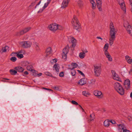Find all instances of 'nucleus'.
<instances>
[{
    "label": "nucleus",
    "mask_w": 132,
    "mask_h": 132,
    "mask_svg": "<svg viewBox=\"0 0 132 132\" xmlns=\"http://www.w3.org/2000/svg\"><path fill=\"white\" fill-rule=\"evenodd\" d=\"M110 37L109 38V44L111 46L115 39L116 35L117 32V31L115 29L113 23L112 22L110 23Z\"/></svg>",
    "instance_id": "obj_1"
},
{
    "label": "nucleus",
    "mask_w": 132,
    "mask_h": 132,
    "mask_svg": "<svg viewBox=\"0 0 132 132\" xmlns=\"http://www.w3.org/2000/svg\"><path fill=\"white\" fill-rule=\"evenodd\" d=\"M72 23L74 29L77 30H78L79 29H80V25L79 24V22L75 15H74L73 16L72 21Z\"/></svg>",
    "instance_id": "obj_2"
},
{
    "label": "nucleus",
    "mask_w": 132,
    "mask_h": 132,
    "mask_svg": "<svg viewBox=\"0 0 132 132\" xmlns=\"http://www.w3.org/2000/svg\"><path fill=\"white\" fill-rule=\"evenodd\" d=\"M42 1V3L43 4L44 3V5L43 7V9L42 10H40L38 12V13L42 12L43 10L48 6V5L50 3L51 0H40L39 2L35 6V8H36L37 6L39 5Z\"/></svg>",
    "instance_id": "obj_3"
},
{
    "label": "nucleus",
    "mask_w": 132,
    "mask_h": 132,
    "mask_svg": "<svg viewBox=\"0 0 132 132\" xmlns=\"http://www.w3.org/2000/svg\"><path fill=\"white\" fill-rule=\"evenodd\" d=\"M69 47L68 45H67L62 50L63 53L62 54V58L64 61H66L67 59V54L69 52Z\"/></svg>",
    "instance_id": "obj_4"
},
{
    "label": "nucleus",
    "mask_w": 132,
    "mask_h": 132,
    "mask_svg": "<svg viewBox=\"0 0 132 132\" xmlns=\"http://www.w3.org/2000/svg\"><path fill=\"white\" fill-rule=\"evenodd\" d=\"M123 26L126 28L127 32L132 36V26L130 25L127 22V23L124 24Z\"/></svg>",
    "instance_id": "obj_5"
},
{
    "label": "nucleus",
    "mask_w": 132,
    "mask_h": 132,
    "mask_svg": "<svg viewBox=\"0 0 132 132\" xmlns=\"http://www.w3.org/2000/svg\"><path fill=\"white\" fill-rule=\"evenodd\" d=\"M94 71L95 73V75L96 76H99L100 75L101 69V66H97L94 65Z\"/></svg>",
    "instance_id": "obj_6"
},
{
    "label": "nucleus",
    "mask_w": 132,
    "mask_h": 132,
    "mask_svg": "<svg viewBox=\"0 0 132 132\" xmlns=\"http://www.w3.org/2000/svg\"><path fill=\"white\" fill-rule=\"evenodd\" d=\"M21 46L24 48H27L31 47L32 44L31 42L29 41H24L20 43Z\"/></svg>",
    "instance_id": "obj_7"
},
{
    "label": "nucleus",
    "mask_w": 132,
    "mask_h": 132,
    "mask_svg": "<svg viewBox=\"0 0 132 132\" xmlns=\"http://www.w3.org/2000/svg\"><path fill=\"white\" fill-rule=\"evenodd\" d=\"M119 4L123 11H125V13L126 12V8L125 6V4L123 0H117Z\"/></svg>",
    "instance_id": "obj_8"
},
{
    "label": "nucleus",
    "mask_w": 132,
    "mask_h": 132,
    "mask_svg": "<svg viewBox=\"0 0 132 132\" xmlns=\"http://www.w3.org/2000/svg\"><path fill=\"white\" fill-rule=\"evenodd\" d=\"M130 81L128 79L125 80L123 84V86L125 89L127 90L129 89L130 87Z\"/></svg>",
    "instance_id": "obj_9"
},
{
    "label": "nucleus",
    "mask_w": 132,
    "mask_h": 132,
    "mask_svg": "<svg viewBox=\"0 0 132 132\" xmlns=\"http://www.w3.org/2000/svg\"><path fill=\"white\" fill-rule=\"evenodd\" d=\"M30 28H31L30 27H28L25 28L23 30H22L21 31L19 32H17L16 34V35L19 36L21 35H22L29 31L30 30Z\"/></svg>",
    "instance_id": "obj_10"
},
{
    "label": "nucleus",
    "mask_w": 132,
    "mask_h": 132,
    "mask_svg": "<svg viewBox=\"0 0 132 132\" xmlns=\"http://www.w3.org/2000/svg\"><path fill=\"white\" fill-rule=\"evenodd\" d=\"M50 29L52 31H55L57 30V24L55 23L50 24L48 26Z\"/></svg>",
    "instance_id": "obj_11"
},
{
    "label": "nucleus",
    "mask_w": 132,
    "mask_h": 132,
    "mask_svg": "<svg viewBox=\"0 0 132 132\" xmlns=\"http://www.w3.org/2000/svg\"><path fill=\"white\" fill-rule=\"evenodd\" d=\"M112 72L114 79L119 81H121V79L119 77L118 75L116 73L115 71L112 70Z\"/></svg>",
    "instance_id": "obj_12"
},
{
    "label": "nucleus",
    "mask_w": 132,
    "mask_h": 132,
    "mask_svg": "<svg viewBox=\"0 0 132 132\" xmlns=\"http://www.w3.org/2000/svg\"><path fill=\"white\" fill-rule=\"evenodd\" d=\"M70 1V0H63L61 4V8L64 9L67 7Z\"/></svg>",
    "instance_id": "obj_13"
},
{
    "label": "nucleus",
    "mask_w": 132,
    "mask_h": 132,
    "mask_svg": "<svg viewBox=\"0 0 132 132\" xmlns=\"http://www.w3.org/2000/svg\"><path fill=\"white\" fill-rule=\"evenodd\" d=\"M60 67L59 64L57 63L55 64L53 67V69L54 70H55V71L57 73L56 74V75H57L58 72L59 71V69Z\"/></svg>",
    "instance_id": "obj_14"
},
{
    "label": "nucleus",
    "mask_w": 132,
    "mask_h": 132,
    "mask_svg": "<svg viewBox=\"0 0 132 132\" xmlns=\"http://www.w3.org/2000/svg\"><path fill=\"white\" fill-rule=\"evenodd\" d=\"M93 93L95 95L98 96L99 98H101L102 97V95H101L102 93L101 91L96 90L94 91Z\"/></svg>",
    "instance_id": "obj_15"
},
{
    "label": "nucleus",
    "mask_w": 132,
    "mask_h": 132,
    "mask_svg": "<svg viewBox=\"0 0 132 132\" xmlns=\"http://www.w3.org/2000/svg\"><path fill=\"white\" fill-rule=\"evenodd\" d=\"M69 39H70L72 43L71 46L72 47H74L76 46V40L73 37H70L69 38Z\"/></svg>",
    "instance_id": "obj_16"
},
{
    "label": "nucleus",
    "mask_w": 132,
    "mask_h": 132,
    "mask_svg": "<svg viewBox=\"0 0 132 132\" xmlns=\"http://www.w3.org/2000/svg\"><path fill=\"white\" fill-rule=\"evenodd\" d=\"M87 79L85 78H82L79 81V84L81 85H83L86 84Z\"/></svg>",
    "instance_id": "obj_17"
},
{
    "label": "nucleus",
    "mask_w": 132,
    "mask_h": 132,
    "mask_svg": "<svg viewBox=\"0 0 132 132\" xmlns=\"http://www.w3.org/2000/svg\"><path fill=\"white\" fill-rule=\"evenodd\" d=\"M122 87V86L118 82H116L114 84V88L116 90L120 88H121Z\"/></svg>",
    "instance_id": "obj_18"
},
{
    "label": "nucleus",
    "mask_w": 132,
    "mask_h": 132,
    "mask_svg": "<svg viewBox=\"0 0 132 132\" xmlns=\"http://www.w3.org/2000/svg\"><path fill=\"white\" fill-rule=\"evenodd\" d=\"M14 69L17 71L20 72H23L24 70L23 68L20 66L15 67Z\"/></svg>",
    "instance_id": "obj_19"
},
{
    "label": "nucleus",
    "mask_w": 132,
    "mask_h": 132,
    "mask_svg": "<svg viewBox=\"0 0 132 132\" xmlns=\"http://www.w3.org/2000/svg\"><path fill=\"white\" fill-rule=\"evenodd\" d=\"M116 90L122 95H123L125 93V90L122 87H121V88H120Z\"/></svg>",
    "instance_id": "obj_20"
},
{
    "label": "nucleus",
    "mask_w": 132,
    "mask_h": 132,
    "mask_svg": "<svg viewBox=\"0 0 132 132\" xmlns=\"http://www.w3.org/2000/svg\"><path fill=\"white\" fill-rule=\"evenodd\" d=\"M119 130H122L123 131L125 129H126V127L124 124H119L118 125Z\"/></svg>",
    "instance_id": "obj_21"
},
{
    "label": "nucleus",
    "mask_w": 132,
    "mask_h": 132,
    "mask_svg": "<svg viewBox=\"0 0 132 132\" xmlns=\"http://www.w3.org/2000/svg\"><path fill=\"white\" fill-rule=\"evenodd\" d=\"M52 52V50L51 47H49L47 48L46 51V56H47L51 53Z\"/></svg>",
    "instance_id": "obj_22"
},
{
    "label": "nucleus",
    "mask_w": 132,
    "mask_h": 132,
    "mask_svg": "<svg viewBox=\"0 0 132 132\" xmlns=\"http://www.w3.org/2000/svg\"><path fill=\"white\" fill-rule=\"evenodd\" d=\"M71 66H72V68H68V69H74L75 68H76L78 66L77 64L76 63H72L71 64Z\"/></svg>",
    "instance_id": "obj_23"
},
{
    "label": "nucleus",
    "mask_w": 132,
    "mask_h": 132,
    "mask_svg": "<svg viewBox=\"0 0 132 132\" xmlns=\"http://www.w3.org/2000/svg\"><path fill=\"white\" fill-rule=\"evenodd\" d=\"M97 7L100 11H101L102 10V3H96Z\"/></svg>",
    "instance_id": "obj_24"
},
{
    "label": "nucleus",
    "mask_w": 132,
    "mask_h": 132,
    "mask_svg": "<svg viewBox=\"0 0 132 132\" xmlns=\"http://www.w3.org/2000/svg\"><path fill=\"white\" fill-rule=\"evenodd\" d=\"M85 56V53L84 52L80 53L79 54V57L81 59L84 58Z\"/></svg>",
    "instance_id": "obj_25"
},
{
    "label": "nucleus",
    "mask_w": 132,
    "mask_h": 132,
    "mask_svg": "<svg viewBox=\"0 0 132 132\" xmlns=\"http://www.w3.org/2000/svg\"><path fill=\"white\" fill-rule=\"evenodd\" d=\"M10 72L12 75H15L17 73V71L13 69H11L10 70Z\"/></svg>",
    "instance_id": "obj_26"
},
{
    "label": "nucleus",
    "mask_w": 132,
    "mask_h": 132,
    "mask_svg": "<svg viewBox=\"0 0 132 132\" xmlns=\"http://www.w3.org/2000/svg\"><path fill=\"white\" fill-rule=\"evenodd\" d=\"M82 94L83 95L87 97L88 96L90 95V93L88 91H83L82 92Z\"/></svg>",
    "instance_id": "obj_27"
},
{
    "label": "nucleus",
    "mask_w": 132,
    "mask_h": 132,
    "mask_svg": "<svg viewBox=\"0 0 132 132\" xmlns=\"http://www.w3.org/2000/svg\"><path fill=\"white\" fill-rule=\"evenodd\" d=\"M34 46L37 51H40V49L39 48L38 44L37 43H35L34 44Z\"/></svg>",
    "instance_id": "obj_28"
},
{
    "label": "nucleus",
    "mask_w": 132,
    "mask_h": 132,
    "mask_svg": "<svg viewBox=\"0 0 132 132\" xmlns=\"http://www.w3.org/2000/svg\"><path fill=\"white\" fill-rule=\"evenodd\" d=\"M104 125L106 127H108L109 126V121L108 120H105L104 122Z\"/></svg>",
    "instance_id": "obj_29"
},
{
    "label": "nucleus",
    "mask_w": 132,
    "mask_h": 132,
    "mask_svg": "<svg viewBox=\"0 0 132 132\" xmlns=\"http://www.w3.org/2000/svg\"><path fill=\"white\" fill-rule=\"evenodd\" d=\"M9 48V47L7 46H6L4 47H3L2 49V51L1 53H2L3 52H6Z\"/></svg>",
    "instance_id": "obj_30"
},
{
    "label": "nucleus",
    "mask_w": 132,
    "mask_h": 132,
    "mask_svg": "<svg viewBox=\"0 0 132 132\" xmlns=\"http://www.w3.org/2000/svg\"><path fill=\"white\" fill-rule=\"evenodd\" d=\"M32 66L31 65H28L27 66V69L28 70L31 71L32 69Z\"/></svg>",
    "instance_id": "obj_31"
},
{
    "label": "nucleus",
    "mask_w": 132,
    "mask_h": 132,
    "mask_svg": "<svg viewBox=\"0 0 132 132\" xmlns=\"http://www.w3.org/2000/svg\"><path fill=\"white\" fill-rule=\"evenodd\" d=\"M45 74L46 75L51 76L52 77H53V78H56V77H55L52 76V74L51 73L49 72H46L45 73Z\"/></svg>",
    "instance_id": "obj_32"
},
{
    "label": "nucleus",
    "mask_w": 132,
    "mask_h": 132,
    "mask_svg": "<svg viewBox=\"0 0 132 132\" xmlns=\"http://www.w3.org/2000/svg\"><path fill=\"white\" fill-rule=\"evenodd\" d=\"M71 70V74L72 76H74L75 75L76 72L75 70L72 69Z\"/></svg>",
    "instance_id": "obj_33"
},
{
    "label": "nucleus",
    "mask_w": 132,
    "mask_h": 132,
    "mask_svg": "<svg viewBox=\"0 0 132 132\" xmlns=\"http://www.w3.org/2000/svg\"><path fill=\"white\" fill-rule=\"evenodd\" d=\"M108 49H105L104 50V54L106 55V56H108L109 55H110L109 53L107 51Z\"/></svg>",
    "instance_id": "obj_34"
},
{
    "label": "nucleus",
    "mask_w": 132,
    "mask_h": 132,
    "mask_svg": "<svg viewBox=\"0 0 132 132\" xmlns=\"http://www.w3.org/2000/svg\"><path fill=\"white\" fill-rule=\"evenodd\" d=\"M17 57L19 59H21L23 57V56L22 54H16Z\"/></svg>",
    "instance_id": "obj_35"
},
{
    "label": "nucleus",
    "mask_w": 132,
    "mask_h": 132,
    "mask_svg": "<svg viewBox=\"0 0 132 132\" xmlns=\"http://www.w3.org/2000/svg\"><path fill=\"white\" fill-rule=\"evenodd\" d=\"M10 60H11L13 62H14L16 60V58L15 57H11L10 59Z\"/></svg>",
    "instance_id": "obj_36"
},
{
    "label": "nucleus",
    "mask_w": 132,
    "mask_h": 132,
    "mask_svg": "<svg viewBox=\"0 0 132 132\" xmlns=\"http://www.w3.org/2000/svg\"><path fill=\"white\" fill-rule=\"evenodd\" d=\"M57 29H59L60 30H62L63 29V27L60 25H59L58 24H57Z\"/></svg>",
    "instance_id": "obj_37"
},
{
    "label": "nucleus",
    "mask_w": 132,
    "mask_h": 132,
    "mask_svg": "<svg viewBox=\"0 0 132 132\" xmlns=\"http://www.w3.org/2000/svg\"><path fill=\"white\" fill-rule=\"evenodd\" d=\"M79 5L80 7H82L83 6V3L81 1H79L78 2Z\"/></svg>",
    "instance_id": "obj_38"
},
{
    "label": "nucleus",
    "mask_w": 132,
    "mask_h": 132,
    "mask_svg": "<svg viewBox=\"0 0 132 132\" xmlns=\"http://www.w3.org/2000/svg\"><path fill=\"white\" fill-rule=\"evenodd\" d=\"M109 56H106V57L108 59V60L109 61H112V59L111 58V55H109Z\"/></svg>",
    "instance_id": "obj_39"
},
{
    "label": "nucleus",
    "mask_w": 132,
    "mask_h": 132,
    "mask_svg": "<svg viewBox=\"0 0 132 132\" xmlns=\"http://www.w3.org/2000/svg\"><path fill=\"white\" fill-rule=\"evenodd\" d=\"M57 61V59H52L51 61V62L52 64H53L54 63H56Z\"/></svg>",
    "instance_id": "obj_40"
},
{
    "label": "nucleus",
    "mask_w": 132,
    "mask_h": 132,
    "mask_svg": "<svg viewBox=\"0 0 132 132\" xmlns=\"http://www.w3.org/2000/svg\"><path fill=\"white\" fill-rule=\"evenodd\" d=\"M24 50H21L20 51H19L18 52L15 53L16 54H19L21 53H24Z\"/></svg>",
    "instance_id": "obj_41"
},
{
    "label": "nucleus",
    "mask_w": 132,
    "mask_h": 132,
    "mask_svg": "<svg viewBox=\"0 0 132 132\" xmlns=\"http://www.w3.org/2000/svg\"><path fill=\"white\" fill-rule=\"evenodd\" d=\"M109 47V44H105L104 48L105 49H108Z\"/></svg>",
    "instance_id": "obj_42"
},
{
    "label": "nucleus",
    "mask_w": 132,
    "mask_h": 132,
    "mask_svg": "<svg viewBox=\"0 0 132 132\" xmlns=\"http://www.w3.org/2000/svg\"><path fill=\"white\" fill-rule=\"evenodd\" d=\"M71 103L72 104H74V105H78V103L77 102H76V101H73V100L72 101H71Z\"/></svg>",
    "instance_id": "obj_43"
},
{
    "label": "nucleus",
    "mask_w": 132,
    "mask_h": 132,
    "mask_svg": "<svg viewBox=\"0 0 132 132\" xmlns=\"http://www.w3.org/2000/svg\"><path fill=\"white\" fill-rule=\"evenodd\" d=\"M127 62L129 64H131V63H132V59H128L127 61Z\"/></svg>",
    "instance_id": "obj_44"
},
{
    "label": "nucleus",
    "mask_w": 132,
    "mask_h": 132,
    "mask_svg": "<svg viewBox=\"0 0 132 132\" xmlns=\"http://www.w3.org/2000/svg\"><path fill=\"white\" fill-rule=\"evenodd\" d=\"M59 76L60 77H63L64 76V73L63 72H61L59 74Z\"/></svg>",
    "instance_id": "obj_45"
},
{
    "label": "nucleus",
    "mask_w": 132,
    "mask_h": 132,
    "mask_svg": "<svg viewBox=\"0 0 132 132\" xmlns=\"http://www.w3.org/2000/svg\"><path fill=\"white\" fill-rule=\"evenodd\" d=\"M77 71H78V73H80L83 76H85V75L81 71H80L79 70H77Z\"/></svg>",
    "instance_id": "obj_46"
},
{
    "label": "nucleus",
    "mask_w": 132,
    "mask_h": 132,
    "mask_svg": "<svg viewBox=\"0 0 132 132\" xmlns=\"http://www.w3.org/2000/svg\"><path fill=\"white\" fill-rule=\"evenodd\" d=\"M92 8L93 9H94L95 8L96 6V4L95 3H92Z\"/></svg>",
    "instance_id": "obj_47"
},
{
    "label": "nucleus",
    "mask_w": 132,
    "mask_h": 132,
    "mask_svg": "<svg viewBox=\"0 0 132 132\" xmlns=\"http://www.w3.org/2000/svg\"><path fill=\"white\" fill-rule=\"evenodd\" d=\"M128 120L130 121H131L132 120V117L130 116H128Z\"/></svg>",
    "instance_id": "obj_48"
},
{
    "label": "nucleus",
    "mask_w": 132,
    "mask_h": 132,
    "mask_svg": "<svg viewBox=\"0 0 132 132\" xmlns=\"http://www.w3.org/2000/svg\"><path fill=\"white\" fill-rule=\"evenodd\" d=\"M110 121L113 124H115L116 123V122L114 120H110Z\"/></svg>",
    "instance_id": "obj_49"
},
{
    "label": "nucleus",
    "mask_w": 132,
    "mask_h": 132,
    "mask_svg": "<svg viewBox=\"0 0 132 132\" xmlns=\"http://www.w3.org/2000/svg\"><path fill=\"white\" fill-rule=\"evenodd\" d=\"M123 132H131V131L127 129L126 128V129H125L123 130Z\"/></svg>",
    "instance_id": "obj_50"
},
{
    "label": "nucleus",
    "mask_w": 132,
    "mask_h": 132,
    "mask_svg": "<svg viewBox=\"0 0 132 132\" xmlns=\"http://www.w3.org/2000/svg\"><path fill=\"white\" fill-rule=\"evenodd\" d=\"M53 88L54 89H55V90H59V88L58 87H56V86L54 87H53Z\"/></svg>",
    "instance_id": "obj_51"
},
{
    "label": "nucleus",
    "mask_w": 132,
    "mask_h": 132,
    "mask_svg": "<svg viewBox=\"0 0 132 132\" xmlns=\"http://www.w3.org/2000/svg\"><path fill=\"white\" fill-rule=\"evenodd\" d=\"M96 3H102L101 0H96Z\"/></svg>",
    "instance_id": "obj_52"
},
{
    "label": "nucleus",
    "mask_w": 132,
    "mask_h": 132,
    "mask_svg": "<svg viewBox=\"0 0 132 132\" xmlns=\"http://www.w3.org/2000/svg\"><path fill=\"white\" fill-rule=\"evenodd\" d=\"M35 4V2H32L31 3V5L30 6H34Z\"/></svg>",
    "instance_id": "obj_53"
},
{
    "label": "nucleus",
    "mask_w": 132,
    "mask_h": 132,
    "mask_svg": "<svg viewBox=\"0 0 132 132\" xmlns=\"http://www.w3.org/2000/svg\"><path fill=\"white\" fill-rule=\"evenodd\" d=\"M129 58V57L127 55L125 56L126 60H127V61L128 60V58Z\"/></svg>",
    "instance_id": "obj_54"
},
{
    "label": "nucleus",
    "mask_w": 132,
    "mask_h": 132,
    "mask_svg": "<svg viewBox=\"0 0 132 132\" xmlns=\"http://www.w3.org/2000/svg\"><path fill=\"white\" fill-rule=\"evenodd\" d=\"M129 74L132 75V69H131L129 71Z\"/></svg>",
    "instance_id": "obj_55"
},
{
    "label": "nucleus",
    "mask_w": 132,
    "mask_h": 132,
    "mask_svg": "<svg viewBox=\"0 0 132 132\" xmlns=\"http://www.w3.org/2000/svg\"><path fill=\"white\" fill-rule=\"evenodd\" d=\"M43 88V89H46V90H50V91H53L52 90H51V89H49L47 88Z\"/></svg>",
    "instance_id": "obj_56"
},
{
    "label": "nucleus",
    "mask_w": 132,
    "mask_h": 132,
    "mask_svg": "<svg viewBox=\"0 0 132 132\" xmlns=\"http://www.w3.org/2000/svg\"><path fill=\"white\" fill-rule=\"evenodd\" d=\"M96 38L98 39H100L101 40H103V39L101 38L100 37H97Z\"/></svg>",
    "instance_id": "obj_57"
},
{
    "label": "nucleus",
    "mask_w": 132,
    "mask_h": 132,
    "mask_svg": "<svg viewBox=\"0 0 132 132\" xmlns=\"http://www.w3.org/2000/svg\"><path fill=\"white\" fill-rule=\"evenodd\" d=\"M42 74L41 73H39L37 74H36V75H37L39 77L41 76Z\"/></svg>",
    "instance_id": "obj_58"
},
{
    "label": "nucleus",
    "mask_w": 132,
    "mask_h": 132,
    "mask_svg": "<svg viewBox=\"0 0 132 132\" xmlns=\"http://www.w3.org/2000/svg\"><path fill=\"white\" fill-rule=\"evenodd\" d=\"M90 3H95L94 0H90Z\"/></svg>",
    "instance_id": "obj_59"
},
{
    "label": "nucleus",
    "mask_w": 132,
    "mask_h": 132,
    "mask_svg": "<svg viewBox=\"0 0 132 132\" xmlns=\"http://www.w3.org/2000/svg\"><path fill=\"white\" fill-rule=\"evenodd\" d=\"M32 71L33 72L36 73H36L37 72V71H36L35 70H33L31 71Z\"/></svg>",
    "instance_id": "obj_60"
},
{
    "label": "nucleus",
    "mask_w": 132,
    "mask_h": 132,
    "mask_svg": "<svg viewBox=\"0 0 132 132\" xmlns=\"http://www.w3.org/2000/svg\"><path fill=\"white\" fill-rule=\"evenodd\" d=\"M24 74L25 75H28V71H25L24 72Z\"/></svg>",
    "instance_id": "obj_61"
},
{
    "label": "nucleus",
    "mask_w": 132,
    "mask_h": 132,
    "mask_svg": "<svg viewBox=\"0 0 132 132\" xmlns=\"http://www.w3.org/2000/svg\"><path fill=\"white\" fill-rule=\"evenodd\" d=\"M24 63H25L26 65H27L29 64L28 62L27 61H25L24 62Z\"/></svg>",
    "instance_id": "obj_62"
},
{
    "label": "nucleus",
    "mask_w": 132,
    "mask_h": 132,
    "mask_svg": "<svg viewBox=\"0 0 132 132\" xmlns=\"http://www.w3.org/2000/svg\"><path fill=\"white\" fill-rule=\"evenodd\" d=\"M130 2V4L131 5V4L132 5V0H129Z\"/></svg>",
    "instance_id": "obj_63"
},
{
    "label": "nucleus",
    "mask_w": 132,
    "mask_h": 132,
    "mask_svg": "<svg viewBox=\"0 0 132 132\" xmlns=\"http://www.w3.org/2000/svg\"><path fill=\"white\" fill-rule=\"evenodd\" d=\"M130 97L131 98H132V92H131L130 94Z\"/></svg>",
    "instance_id": "obj_64"
}]
</instances>
